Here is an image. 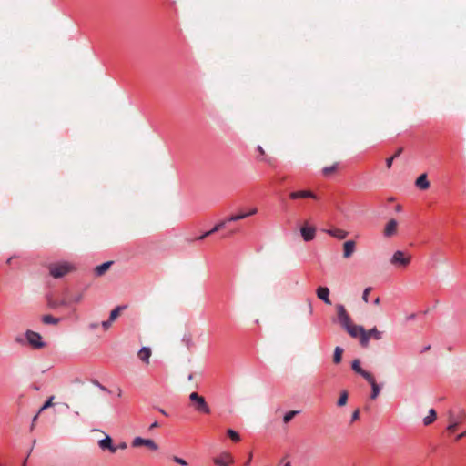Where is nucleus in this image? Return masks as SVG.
<instances>
[{
  "label": "nucleus",
  "instance_id": "13d9d810",
  "mask_svg": "<svg viewBox=\"0 0 466 466\" xmlns=\"http://www.w3.org/2000/svg\"><path fill=\"white\" fill-rule=\"evenodd\" d=\"M159 411H160L162 414L166 415V416L167 415V412H166L163 409H159Z\"/></svg>",
  "mask_w": 466,
  "mask_h": 466
},
{
  "label": "nucleus",
  "instance_id": "e2e57ef3",
  "mask_svg": "<svg viewBox=\"0 0 466 466\" xmlns=\"http://www.w3.org/2000/svg\"><path fill=\"white\" fill-rule=\"evenodd\" d=\"M122 394V390H118V392H117V395L120 397Z\"/></svg>",
  "mask_w": 466,
  "mask_h": 466
},
{
  "label": "nucleus",
  "instance_id": "6ab92c4d",
  "mask_svg": "<svg viewBox=\"0 0 466 466\" xmlns=\"http://www.w3.org/2000/svg\"><path fill=\"white\" fill-rule=\"evenodd\" d=\"M99 447L103 450L108 449L111 452H116V447L112 445V439L106 435V438L102 439L98 442Z\"/></svg>",
  "mask_w": 466,
  "mask_h": 466
},
{
  "label": "nucleus",
  "instance_id": "423d86ee",
  "mask_svg": "<svg viewBox=\"0 0 466 466\" xmlns=\"http://www.w3.org/2000/svg\"><path fill=\"white\" fill-rule=\"evenodd\" d=\"M465 417V413L462 411L458 416H456L452 411H449L448 420L450 424L447 427V430L451 432H453L461 420H462Z\"/></svg>",
  "mask_w": 466,
  "mask_h": 466
},
{
  "label": "nucleus",
  "instance_id": "f3484780",
  "mask_svg": "<svg viewBox=\"0 0 466 466\" xmlns=\"http://www.w3.org/2000/svg\"><path fill=\"white\" fill-rule=\"evenodd\" d=\"M355 242L353 240H348L343 244V257L349 258L355 251Z\"/></svg>",
  "mask_w": 466,
  "mask_h": 466
},
{
  "label": "nucleus",
  "instance_id": "e433bc0d",
  "mask_svg": "<svg viewBox=\"0 0 466 466\" xmlns=\"http://www.w3.org/2000/svg\"><path fill=\"white\" fill-rule=\"evenodd\" d=\"M173 461L180 465H183V466L187 465V462L184 459L177 457V456L173 457Z\"/></svg>",
  "mask_w": 466,
  "mask_h": 466
},
{
  "label": "nucleus",
  "instance_id": "09e8293b",
  "mask_svg": "<svg viewBox=\"0 0 466 466\" xmlns=\"http://www.w3.org/2000/svg\"><path fill=\"white\" fill-rule=\"evenodd\" d=\"M464 436H466V431L461 434H459L457 437H456V440H461V438H463Z\"/></svg>",
  "mask_w": 466,
  "mask_h": 466
},
{
  "label": "nucleus",
  "instance_id": "1a4fd4ad",
  "mask_svg": "<svg viewBox=\"0 0 466 466\" xmlns=\"http://www.w3.org/2000/svg\"><path fill=\"white\" fill-rule=\"evenodd\" d=\"M124 309V307L122 306H117L116 308H115L111 312H110V316H109V319L108 320H105L101 323L102 327L104 328V329H108L110 327H111V324L114 320H116L117 319V317L119 316L121 310Z\"/></svg>",
  "mask_w": 466,
  "mask_h": 466
},
{
  "label": "nucleus",
  "instance_id": "b1692460",
  "mask_svg": "<svg viewBox=\"0 0 466 466\" xmlns=\"http://www.w3.org/2000/svg\"><path fill=\"white\" fill-rule=\"evenodd\" d=\"M436 420V411L433 409L429 410V415L423 419L424 425H430Z\"/></svg>",
  "mask_w": 466,
  "mask_h": 466
},
{
  "label": "nucleus",
  "instance_id": "72a5a7b5",
  "mask_svg": "<svg viewBox=\"0 0 466 466\" xmlns=\"http://www.w3.org/2000/svg\"><path fill=\"white\" fill-rule=\"evenodd\" d=\"M226 222H227V220H225V221H221V222L218 223V224H217V225H216V226H215V227L210 230V232L213 234V233H215V232L218 231L219 229H221L222 228H224V227H225Z\"/></svg>",
  "mask_w": 466,
  "mask_h": 466
},
{
  "label": "nucleus",
  "instance_id": "c756f323",
  "mask_svg": "<svg viewBox=\"0 0 466 466\" xmlns=\"http://www.w3.org/2000/svg\"><path fill=\"white\" fill-rule=\"evenodd\" d=\"M54 399H55L54 396L49 397L48 400L40 408L39 412H43L45 410L52 407L54 405V403H53Z\"/></svg>",
  "mask_w": 466,
  "mask_h": 466
},
{
  "label": "nucleus",
  "instance_id": "49530a36",
  "mask_svg": "<svg viewBox=\"0 0 466 466\" xmlns=\"http://www.w3.org/2000/svg\"><path fill=\"white\" fill-rule=\"evenodd\" d=\"M36 420H37V416H34V418L32 420L31 430L34 429L35 423Z\"/></svg>",
  "mask_w": 466,
  "mask_h": 466
},
{
  "label": "nucleus",
  "instance_id": "ea45409f",
  "mask_svg": "<svg viewBox=\"0 0 466 466\" xmlns=\"http://www.w3.org/2000/svg\"><path fill=\"white\" fill-rule=\"evenodd\" d=\"M257 212H258V209L256 208H253L248 212L244 213V214L247 215V218H248L249 216H253V215L257 214Z\"/></svg>",
  "mask_w": 466,
  "mask_h": 466
},
{
  "label": "nucleus",
  "instance_id": "4be33fe9",
  "mask_svg": "<svg viewBox=\"0 0 466 466\" xmlns=\"http://www.w3.org/2000/svg\"><path fill=\"white\" fill-rule=\"evenodd\" d=\"M329 236L334 237L339 239H343L347 237L348 233L341 229H328L325 230Z\"/></svg>",
  "mask_w": 466,
  "mask_h": 466
},
{
  "label": "nucleus",
  "instance_id": "a878e982",
  "mask_svg": "<svg viewBox=\"0 0 466 466\" xmlns=\"http://www.w3.org/2000/svg\"><path fill=\"white\" fill-rule=\"evenodd\" d=\"M42 320L45 324H52V325H56L59 322V319L55 318L51 315H45L43 317Z\"/></svg>",
  "mask_w": 466,
  "mask_h": 466
},
{
  "label": "nucleus",
  "instance_id": "052dcab7",
  "mask_svg": "<svg viewBox=\"0 0 466 466\" xmlns=\"http://www.w3.org/2000/svg\"><path fill=\"white\" fill-rule=\"evenodd\" d=\"M27 458L22 462V466H26Z\"/></svg>",
  "mask_w": 466,
  "mask_h": 466
},
{
  "label": "nucleus",
  "instance_id": "f03ea898",
  "mask_svg": "<svg viewBox=\"0 0 466 466\" xmlns=\"http://www.w3.org/2000/svg\"><path fill=\"white\" fill-rule=\"evenodd\" d=\"M189 400L194 405V410L200 413L209 414L210 408L207 403L204 397L199 395L198 392H192L188 396Z\"/></svg>",
  "mask_w": 466,
  "mask_h": 466
},
{
  "label": "nucleus",
  "instance_id": "7ed1b4c3",
  "mask_svg": "<svg viewBox=\"0 0 466 466\" xmlns=\"http://www.w3.org/2000/svg\"><path fill=\"white\" fill-rule=\"evenodd\" d=\"M411 256L401 251L398 250L394 252L390 258V263L395 267H402L405 268L410 263Z\"/></svg>",
  "mask_w": 466,
  "mask_h": 466
},
{
  "label": "nucleus",
  "instance_id": "4468645a",
  "mask_svg": "<svg viewBox=\"0 0 466 466\" xmlns=\"http://www.w3.org/2000/svg\"><path fill=\"white\" fill-rule=\"evenodd\" d=\"M371 386L370 399L376 400L380 393V387L377 384L374 376H370V379L366 380Z\"/></svg>",
  "mask_w": 466,
  "mask_h": 466
},
{
  "label": "nucleus",
  "instance_id": "864d4df0",
  "mask_svg": "<svg viewBox=\"0 0 466 466\" xmlns=\"http://www.w3.org/2000/svg\"><path fill=\"white\" fill-rule=\"evenodd\" d=\"M97 326H98L97 323H92V324H90V329H96Z\"/></svg>",
  "mask_w": 466,
  "mask_h": 466
},
{
  "label": "nucleus",
  "instance_id": "2f4dec72",
  "mask_svg": "<svg viewBox=\"0 0 466 466\" xmlns=\"http://www.w3.org/2000/svg\"><path fill=\"white\" fill-rule=\"evenodd\" d=\"M348 400V393L347 391H343L340 397L338 400V405L342 407L345 406Z\"/></svg>",
  "mask_w": 466,
  "mask_h": 466
},
{
  "label": "nucleus",
  "instance_id": "6e6552de",
  "mask_svg": "<svg viewBox=\"0 0 466 466\" xmlns=\"http://www.w3.org/2000/svg\"><path fill=\"white\" fill-rule=\"evenodd\" d=\"M316 228L306 222L300 228V233L305 241H310L315 237Z\"/></svg>",
  "mask_w": 466,
  "mask_h": 466
},
{
  "label": "nucleus",
  "instance_id": "a211bd4d",
  "mask_svg": "<svg viewBox=\"0 0 466 466\" xmlns=\"http://www.w3.org/2000/svg\"><path fill=\"white\" fill-rule=\"evenodd\" d=\"M397 226L398 222L395 219H390L384 228V235L386 237H390L394 235L397 231Z\"/></svg>",
  "mask_w": 466,
  "mask_h": 466
},
{
  "label": "nucleus",
  "instance_id": "0e129e2a",
  "mask_svg": "<svg viewBox=\"0 0 466 466\" xmlns=\"http://www.w3.org/2000/svg\"><path fill=\"white\" fill-rule=\"evenodd\" d=\"M63 405H64L66 409H68V408H69V405H68L67 403H64Z\"/></svg>",
  "mask_w": 466,
  "mask_h": 466
},
{
  "label": "nucleus",
  "instance_id": "412c9836",
  "mask_svg": "<svg viewBox=\"0 0 466 466\" xmlns=\"http://www.w3.org/2000/svg\"><path fill=\"white\" fill-rule=\"evenodd\" d=\"M112 264H113L112 261H106V262L96 267V268H95L96 275V276L104 275L109 269V268L111 267Z\"/></svg>",
  "mask_w": 466,
  "mask_h": 466
},
{
  "label": "nucleus",
  "instance_id": "603ef678",
  "mask_svg": "<svg viewBox=\"0 0 466 466\" xmlns=\"http://www.w3.org/2000/svg\"><path fill=\"white\" fill-rule=\"evenodd\" d=\"M120 449H126L127 448V443L126 442H122L119 444L118 446Z\"/></svg>",
  "mask_w": 466,
  "mask_h": 466
},
{
  "label": "nucleus",
  "instance_id": "c85d7f7f",
  "mask_svg": "<svg viewBox=\"0 0 466 466\" xmlns=\"http://www.w3.org/2000/svg\"><path fill=\"white\" fill-rule=\"evenodd\" d=\"M298 413V410H291L287 412L283 417L284 423H289Z\"/></svg>",
  "mask_w": 466,
  "mask_h": 466
},
{
  "label": "nucleus",
  "instance_id": "7c9ffc66",
  "mask_svg": "<svg viewBox=\"0 0 466 466\" xmlns=\"http://www.w3.org/2000/svg\"><path fill=\"white\" fill-rule=\"evenodd\" d=\"M246 218H247V215H245L244 213H240V214L232 215V216L228 217L227 221L235 222V221H238V220H240V219H243Z\"/></svg>",
  "mask_w": 466,
  "mask_h": 466
},
{
  "label": "nucleus",
  "instance_id": "de8ad7c7",
  "mask_svg": "<svg viewBox=\"0 0 466 466\" xmlns=\"http://www.w3.org/2000/svg\"><path fill=\"white\" fill-rule=\"evenodd\" d=\"M158 427V423L157 421L153 422L150 427H149V430H153L155 428H157Z\"/></svg>",
  "mask_w": 466,
  "mask_h": 466
},
{
  "label": "nucleus",
  "instance_id": "8fccbe9b",
  "mask_svg": "<svg viewBox=\"0 0 466 466\" xmlns=\"http://www.w3.org/2000/svg\"><path fill=\"white\" fill-rule=\"evenodd\" d=\"M416 317V315L413 313V314H410L407 317V320H411V319H414Z\"/></svg>",
  "mask_w": 466,
  "mask_h": 466
},
{
  "label": "nucleus",
  "instance_id": "39448f33",
  "mask_svg": "<svg viewBox=\"0 0 466 466\" xmlns=\"http://www.w3.org/2000/svg\"><path fill=\"white\" fill-rule=\"evenodd\" d=\"M338 320L343 328L348 326L351 322V319L343 305L338 304L336 306Z\"/></svg>",
  "mask_w": 466,
  "mask_h": 466
},
{
  "label": "nucleus",
  "instance_id": "473e14b6",
  "mask_svg": "<svg viewBox=\"0 0 466 466\" xmlns=\"http://www.w3.org/2000/svg\"><path fill=\"white\" fill-rule=\"evenodd\" d=\"M227 433L235 441H238L240 439L238 433L231 429H228Z\"/></svg>",
  "mask_w": 466,
  "mask_h": 466
},
{
  "label": "nucleus",
  "instance_id": "4c0bfd02",
  "mask_svg": "<svg viewBox=\"0 0 466 466\" xmlns=\"http://www.w3.org/2000/svg\"><path fill=\"white\" fill-rule=\"evenodd\" d=\"M83 294L79 293L72 297V302L78 303L82 300Z\"/></svg>",
  "mask_w": 466,
  "mask_h": 466
},
{
  "label": "nucleus",
  "instance_id": "2eb2a0df",
  "mask_svg": "<svg viewBox=\"0 0 466 466\" xmlns=\"http://www.w3.org/2000/svg\"><path fill=\"white\" fill-rule=\"evenodd\" d=\"M152 355L151 349L148 347H142L137 353V357L141 361L146 364L149 363L150 357Z\"/></svg>",
  "mask_w": 466,
  "mask_h": 466
},
{
  "label": "nucleus",
  "instance_id": "9d476101",
  "mask_svg": "<svg viewBox=\"0 0 466 466\" xmlns=\"http://www.w3.org/2000/svg\"><path fill=\"white\" fill-rule=\"evenodd\" d=\"M347 332L352 337V338H359L360 334L365 331L364 328L360 325H355L352 322H350L348 326L344 328Z\"/></svg>",
  "mask_w": 466,
  "mask_h": 466
},
{
  "label": "nucleus",
  "instance_id": "bf43d9fd",
  "mask_svg": "<svg viewBox=\"0 0 466 466\" xmlns=\"http://www.w3.org/2000/svg\"><path fill=\"white\" fill-rule=\"evenodd\" d=\"M187 379H188V380H193V374H189Z\"/></svg>",
  "mask_w": 466,
  "mask_h": 466
},
{
  "label": "nucleus",
  "instance_id": "79ce46f5",
  "mask_svg": "<svg viewBox=\"0 0 466 466\" xmlns=\"http://www.w3.org/2000/svg\"><path fill=\"white\" fill-rule=\"evenodd\" d=\"M393 159H394V157H389L386 159V166L388 168L391 167Z\"/></svg>",
  "mask_w": 466,
  "mask_h": 466
},
{
  "label": "nucleus",
  "instance_id": "a19ab883",
  "mask_svg": "<svg viewBox=\"0 0 466 466\" xmlns=\"http://www.w3.org/2000/svg\"><path fill=\"white\" fill-rule=\"evenodd\" d=\"M94 385L97 386L101 390L107 391V389L101 385L97 380L93 381Z\"/></svg>",
  "mask_w": 466,
  "mask_h": 466
},
{
  "label": "nucleus",
  "instance_id": "cd10ccee",
  "mask_svg": "<svg viewBox=\"0 0 466 466\" xmlns=\"http://www.w3.org/2000/svg\"><path fill=\"white\" fill-rule=\"evenodd\" d=\"M48 305L52 309H56L61 306H67V302L66 300H50Z\"/></svg>",
  "mask_w": 466,
  "mask_h": 466
},
{
  "label": "nucleus",
  "instance_id": "c03bdc74",
  "mask_svg": "<svg viewBox=\"0 0 466 466\" xmlns=\"http://www.w3.org/2000/svg\"><path fill=\"white\" fill-rule=\"evenodd\" d=\"M212 233L209 231H207L205 232L204 234H202L198 238L199 239H204L205 238H207L208 236L211 235Z\"/></svg>",
  "mask_w": 466,
  "mask_h": 466
},
{
  "label": "nucleus",
  "instance_id": "5701e85b",
  "mask_svg": "<svg viewBox=\"0 0 466 466\" xmlns=\"http://www.w3.org/2000/svg\"><path fill=\"white\" fill-rule=\"evenodd\" d=\"M366 333L369 335L370 339L372 338L376 340H380L383 337V333L377 329V328H372L369 330H366Z\"/></svg>",
  "mask_w": 466,
  "mask_h": 466
},
{
  "label": "nucleus",
  "instance_id": "a18cd8bd",
  "mask_svg": "<svg viewBox=\"0 0 466 466\" xmlns=\"http://www.w3.org/2000/svg\"><path fill=\"white\" fill-rule=\"evenodd\" d=\"M251 460H252V453H249L248 454V458H247V461H246L245 465L248 466L250 461H251Z\"/></svg>",
  "mask_w": 466,
  "mask_h": 466
},
{
  "label": "nucleus",
  "instance_id": "f704fd0d",
  "mask_svg": "<svg viewBox=\"0 0 466 466\" xmlns=\"http://www.w3.org/2000/svg\"><path fill=\"white\" fill-rule=\"evenodd\" d=\"M336 168H337L336 165H332L330 167H326L323 168V173L325 175H329V174L334 172L336 170Z\"/></svg>",
  "mask_w": 466,
  "mask_h": 466
},
{
  "label": "nucleus",
  "instance_id": "58836bf2",
  "mask_svg": "<svg viewBox=\"0 0 466 466\" xmlns=\"http://www.w3.org/2000/svg\"><path fill=\"white\" fill-rule=\"evenodd\" d=\"M360 418V411L359 410H355L352 415H351V420L354 421V420H359Z\"/></svg>",
  "mask_w": 466,
  "mask_h": 466
},
{
  "label": "nucleus",
  "instance_id": "dca6fc26",
  "mask_svg": "<svg viewBox=\"0 0 466 466\" xmlns=\"http://www.w3.org/2000/svg\"><path fill=\"white\" fill-rule=\"evenodd\" d=\"M290 198L297 199L301 198H316L317 196L309 190L294 191L289 194Z\"/></svg>",
  "mask_w": 466,
  "mask_h": 466
},
{
  "label": "nucleus",
  "instance_id": "c9c22d12",
  "mask_svg": "<svg viewBox=\"0 0 466 466\" xmlns=\"http://www.w3.org/2000/svg\"><path fill=\"white\" fill-rule=\"evenodd\" d=\"M371 290V288L369 287V288H366L363 291V294H362V299L363 301L365 302H368L369 301V293L370 292Z\"/></svg>",
  "mask_w": 466,
  "mask_h": 466
},
{
  "label": "nucleus",
  "instance_id": "ddd939ff",
  "mask_svg": "<svg viewBox=\"0 0 466 466\" xmlns=\"http://www.w3.org/2000/svg\"><path fill=\"white\" fill-rule=\"evenodd\" d=\"M317 296L327 305L331 304V300L329 299V289L327 287H319L317 289Z\"/></svg>",
  "mask_w": 466,
  "mask_h": 466
},
{
  "label": "nucleus",
  "instance_id": "9b49d317",
  "mask_svg": "<svg viewBox=\"0 0 466 466\" xmlns=\"http://www.w3.org/2000/svg\"><path fill=\"white\" fill-rule=\"evenodd\" d=\"M351 369L356 372L358 373L359 375H360L361 377H363L365 380L367 379H370V376H372L371 373L366 371L365 370H363L361 367H360V360L356 359L352 361L351 363Z\"/></svg>",
  "mask_w": 466,
  "mask_h": 466
},
{
  "label": "nucleus",
  "instance_id": "393cba45",
  "mask_svg": "<svg viewBox=\"0 0 466 466\" xmlns=\"http://www.w3.org/2000/svg\"><path fill=\"white\" fill-rule=\"evenodd\" d=\"M342 353H343V349L340 348V347H336L335 350H334V355H333V361L335 363H339L341 361V359H342Z\"/></svg>",
  "mask_w": 466,
  "mask_h": 466
},
{
  "label": "nucleus",
  "instance_id": "69168bd1",
  "mask_svg": "<svg viewBox=\"0 0 466 466\" xmlns=\"http://www.w3.org/2000/svg\"><path fill=\"white\" fill-rule=\"evenodd\" d=\"M40 413H41V412H39V411H38L35 416H37V417H38V416L40 415Z\"/></svg>",
  "mask_w": 466,
  "mask_h": 466
},
{
  "label": "nucleus",
  "instance_id": "680f3d73",
  "mask_svg": "<svg viewBox=\"0 0 466 466\" xmlns=\"http://www.w3.org/2000/svg\"><path fill=\"white\" fill-rule=\"evenodd\" d=\"M284 466H291V463L289 461H287Z\"/></svg>",
  "mask_w": 466,
  "mask_h": 466
},
{
  "label": "nucleus",
  "instance_id": "5fc2aeb1",
  "mask_svg": "<svg viewBox=\"0 0 466 466\" xmlns=\"http://www.w3.org/2000/svg\"><path fill=\"white\" fill-rule=\"evenodd\" d=\"M380 298H376V299L374 300V304L375 305H379L380 304Z\"/></svg>",
  "mask_w": 466,
  "mask_h": 466
},
{
  "label": "nucleus",
  "instance_id": "aec40b11",
  "mask_svg": "<svg viewBox=\"0 0 466 466\" xmlns=\"http://www.w3.org/2000/svg\"><path fill=\"white\" fill-rule=\"evenodd\" d=\"M415 185L420 188V189H427L429 187H430V183L427 179V175L426 174H422L420 175L417 179H416V182H415Z\"/></svg>",
  "mask_w": 466,
  "mask_h": 466
},
{
  "label": "nucleus",
  "instance_id": "6e6d98bb",
  "mask_svg": "<svg viewBox=\"0 0 466 466\" xmlns=\"http://www.w3.org/2000/svg\"><path fill=\"white\" fill-rule=\"evenodd\" d=\"M258 149L261 154H264V150L260 146L258 147Z\"/></svg>",
  "mask_w": 466,
  "mask_h": 466
},
{
  "label": "nucleus",
  "instance_id": "f257e3e1",
  "mask_svg": "<svg viewBox=\"0 0 466 466\" xmlns=\"http://www.w3.org/2000/svg\"><path fill=\"white\" fill-rule=\"evenodd\" d=\"M74 269L72 264L68 262H56L48 265L49 274L55 279H60Z\"/></svg>",
  "mask_w": 466,
  "mask_h": 466
},
{
  "label": "nucleus",
  "instance_id": "3c124183",
  "mask_svg": "<svg viewBox=\"0 0 466 466\" xmlns=\"http://www.w3.org/2000/svg\"><path fill=\"white\" fill-rule=\"evenodd\" d=\"M401 151H402V149H401V148H399V149L397 150V152L395 153V155L393 156V157H394V158H395V157H397L398 156H400V153H401Z\"/></svg>",
  "mask_w": 466,
  "mask_h": 466
},
{
  "label": "nucleus",
  "instance_id": "4d7b16f0",
  "mask_svg": "<svg viewBox=\"0 0 466 466\" xmlns=\"http://www.w3.org/2000/svg\"><path fill=\"white\" fill-rule=\"evenodd\" d=\"M396 211H398V212L401 211V207L400 205H398L396 207Z\"/></svg>",
  "mask_w": 466,
  "mask_h": 466
},
{
  "label": "nucleus",
  "instance_id": "bb28decb",
  "mask_svg": "<svg viewBox=\"0 0 466 466\" xmlns=\"http://www.w3.org/2000/svg\"><path fill=\"white\" fill-rule=\"evenodd\" d=\"M360 339V343L362 347H367L369 345V342H370V337L369 335L366 333V330L363 331L360 336L359 337Z\"/></svg>",
  "mask_w": 466,
  "mask_h": 466
},
{
  "label": "nucleus",
  "instance_id": "37998d69",
  "mask_svg": "<svg viewBox=\"0 0 466 466\" xmlns=\"http://www.w3.org/2000/svg\"><path fill=\"white\" fill-rule=\"evenodd\" d=\"M15 342H17L19 344H24L25 343V341H24V339H23V338L21 336L15 337Z\"/></svg>",
  "mask_w": 466,
  "mask_h": 466
},
{
  "label": "nucleus",
  "instance_id": "20e7f679",
  "mask_svg": "<svg viewBox=\"0 0 466 466\" xmlns=\"http://www.w3.org/2000/svg\"><path fill=\"white\" fill-rule=\"evenodd\" d=\"M27 343L34 349H43L46 343L42 339V336L35 331L26 330L25 333Z\"/></svg>",
  "mask_w": 466,
  "mask_h": 466
},
{
  "label": "nucleus",
  "instance_id": "0eeeda50",
  "mask_svg": "<svg viewBox=\"0 0 466 466\" xmlns=\"http://www.w3.org/2000/svg\"><path fill=\"white\" fill-rule=\"evenodd\" d=\"M132 446L133 447H140V446H147L152 451H157L158 449L157 444L151 439H144L141 437H136L132 441Z\"/></svg>",
  "mask_w": 466,
  "mask_h": 466
},
{
  "label": "nucleus",
  "instance_id": "f8f14e48",
  "mask_svg": "<svg viewBox=\"0 0 466 466\" xmlns=\"http://www.w3.org/2000/svg\"><path fill=\"white\" fill-rule=\"evenodd\" d=\"M213 461L214 463L218 466H228L227 462L232 463L234 461L230 453L227 451L222 452L219 457L215 458Z\"/></svg>",
  "mask_w": 466,
  "mask_h": 466
}]
</instances>
